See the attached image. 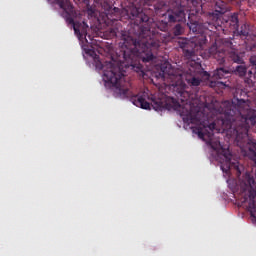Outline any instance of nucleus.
Returning <instances> with one entry per match:
<instances>
[{
	"label": "nucleus",
	"instance_id": "obj_1",
	"mask_svg": "<svg viewBox=\"0 0 256 256\" xmlns=\"http://www.w3.org/2000/svg\"><path fill=\"white\" fill-rule=\"evenodd\" d=\"M96 71H103L104 81L111 83L114 87V93L122 99H130L131 103L140 109H151V106L155 111H164V109H173L179 111L181 104L175 98H156L155 96H149V92H140L138 94L133 93V87L129 78H127V69L132 67L136 73L143 77V79L149 78V75L158 81L159 85H165V87H173V91H177L180 97L185 95V84H183L184 71L175 68L172 65L150 66L154 69V72L149 70L145 71L143 65H96Z\"/></svg>",
	"mask_w": 256,
	"mask_h": 256
},
{
	"label": "nucleus",
	"instance_id": "obj_2",
	"mask_svg": "<svg viewBox=\"0 0 256 256\" xmlns=\"http://www.w3.org/2000/svg\"><path fill=\"white\" fill-rule=\"evenodd\" d=\"M138 17L144 25L138 27L137 37L122 36L123 45L126 49H134L140 55L142 63H155L157 57L153 55V50L159 49L161 42L157 40V32L153 29L167 31L169 24L165 21L153 22V19L144 13L139 14Z\"/></svg>",
	"mask_w": 256,
	"mask_h": 256
},
{
	"label": "nucleus",
	"instance_id": "obj_3",
	"mask_svg": "<svg viewBox=\"0 0 256 256\" xmlns=\"http://www.w3.org/2000/svg\"><path fill=\"white\" fill-rule=\"evenodd\" d=\"M209 54L219 61V65H223L225 63V53H228L229 58L233 63H237L238 65H243V57L238 55L235 50V46H233V42L229 39H217L215 43L209 48Z\"/></svg>",
	"mask_w": 256,
	"mask_h": 256
},
{
	"label": "nucleus",
	"instance_id": "obj_4",
	"mask_svg": "<svg viewBox=\"0 0 256 256\" xmlns=\"http://www.w3.org/2000/svg\"><path fill=\"white\" fill-rule=\"evenodd\" d=\"M56 5H59L60 9H63L66 14V23L72 25L74 32L78 37H86L87 30L89 29V25L85 21L83 22H75L73 17H75V10L73 9V4L69 0H54Z\"/></svg>",
	"mask_w": 256,
	"mask_h": 256
},
{
	"label": "nucleus",
	"instance_id": "obj_5",
	"mask_svg": "<svg viewBox=\"0 0 256 256\" xmlns=\"http://www.w3.org/2000/svg\"><path fill=\"white\" fill-rule=\"evenodd\" d=\"M181 49H183L186 57H193L198 51L205 49L207 44V37L199 35L198 37H193L190 40L184 39L179 42Z\"/></svg>",
	"mask_w": 256,
	"mask_h": 256
},
{
	"label": "nucleus",
	"instance_id": "obj_6",
	"mask_svg": "<svg viewBox=\"0 0 256 256\" xmlns=\"http://www.w3.org/2000/svg\"><path fill=\"white\" fill-rule=\"evenodd\" d=\"M236 73L239 75V77H245V83L249 87H253V79H256V72H253L252 70H249L247 72V67L243 65H239L236 68Z\"/></svg>",
	"mask_w": 256,
	"mask_h": 256
},
{
	"label": "nucleus",
	"instance_id": "obj_7",
	"mask_svg": "<svg viewBox=\"0 0 256 256\" xmlns=\"http://www.w3.org/2000/svg\"><path fill=\"white\" fill-rule=\"evenodd\" d=\"M183 21H185V7L178 6L168 13L169 23H181Z\"/></svg>",
	"mask_w": 256,
	"mask_h": 256
},
{
	"label": "nucleus",
	"instance_id": "obj_8",
	"mask_svg": "<svg viewBox=\"0 0 256 256\" xmlns=\"http://www.w3.org/2000/svg\"><path fill=\"white\" fill-rule=\"evenodd\" d=\"M227 77H229V70H225L223 68H217L213 72V78L214 79H225Z\"/></svg>",
	"mask_w": 256,
	"mask_h": 256
},
{
	"label": "nucleus",
	"instance_id": "obj_9",
	"mask_svg": "<svg viewBox=\"0 0 256 256\" xmlns=\"http://www.w3.org/2000/svg\"><path fill=\"white\" fill-rule=\"evenodd\" d=\"M186 81L191 87H199L201 85V79L195 76L186 78Z\"/></svg>",
	"mask_w": 256,
	"mask_h": 256
},
{
	"label": "nucleus",
	"instance_id": "obj_10",
	"mask_svg": "<svg viewBox=\"0 0 256 256\" xmlns=\"http://www.w3.org/2000/svg\"><path fill=\"white\" fill-rule=\"evenodd\" d=\"M204 29H206L207 31H219L220 29H222V27L220 25H215L211 22H206L204 23Z\"/></svg>",
	"mask_w": 256,
	"mask_h": 256
},
{
	"label": "nucleus",
	"instance_id": "obj_11",
	"mask_svg": "<svg viewBox=\"0 0 256 256\" xmlns=\"http://www.w3.org/2000/svg\"><path fill=\"white\" fill-rule=\"evenodd\" d=\"M88 55H90V57H92V59L96 63V65H103V62H101V57L95 51L89 50Z\"/></svg>",
	"mask_w": 256,
	"mask_h": 256
},
{
	"label": "nucleus",
	"instance_id": "obj_12",
	"mask_svg": "<svg viewBox=\"0 0 256 256\" xmlns=\"http://www.w3.org/2000/svg\"><path fill=\"white\" fill-rule=\"evenodd\" d=\"M185 29L183 28V26H181V24H177L174 28H173V35L175 37H179V35H181L182 33H184Z\"/></svg>",
	"mask_w": 256,
	"mask_h": 256
},
{
	"label": "nucleus",
	"instance_id": "obj_13",
	"mask_svg": "<svg viewBox=\"0 0 256 256\" xmlns=\"http://www.w3.org/2000/svg\"><path fill=\"white\" fill-rule=\"evenodd\" d=\"M230 21V25H232L234 29H237V27H239V16L237 14H233L230 18Z\"/></svg>",
	"mask_w": 256,
	"mask_h": 256
},
{
	"label": "nucleus",
	"instance_id": "obj_14",
	"mask_svg": "<svg viewBox=\"0 0 256 256\" xmlns=\"http://www.w3.org/2000/svg\"><path fill=\"white\" fill-rule=\"evenodd\" d=\"M188 27L192 33H201V31H199V24L197 23L188 24Z\"/></svg>",
	"mask_w": 256,
	"mask_h": 256
},
{
	"label": "nucleus",
	"instance_id": "obj_15",
	"mask_svg": "<svg viewBox=\"0 0 256 256\" xmlns=\"http://www.w3.org/2000/svg\"><path fill=\"white\" fill-rule=\"evenodd\" d=\"M112 61H114L116 65H123V63H125V54H123L122 58L121 56H119L117 59H115V57H112Z\"/></svg>",
	"mask_w": 256,
	"mask_h": 256
},
{
	"label": "nucleus",
	"instance_id": "obj_16",
	"mask_svg": "<svg viewBox=\"0 0 256 256\" xmlns=\"http://www.w3.org/2000/svg\"><path fill=\"white\" fill-rule=\"evenodd\" d=\"M241 35H244V37H247L249 35V30H241Z\"/></svg>",
	"mask_w": 256,
	"mask_h": 256
},
{
	"label": "nucleus",
	"instance_id": "obj_17",
	"mask_svg": "<svg viewBox=\"0 0 256 256\" xmlns=\"http://www.w3.org/2000/svg\"><path fill=\"white\" fill-rule=\"evenodd\" d=\"M250 63H251V65H256V56H252L250 58Z\"/></svg>",
	"mask_w": 256,
	"mask_h": 256
},
{
	"label": "nucleus",
	"instance_id": "obj_18",
	"mask_svg": "<svg viewBox=\"0 0 256 256\" xmlns=\"http://www.w3.org/2000/svg\"><path fill=\"white\" fill-rule=\"evenodd\" d=\"M164 38L166 41H170V39H173V36H171V34H166Z\"/></svg>",
	"mask_w": 256,
	"mask_h": 256
},
{
	"label": "nucleus",
	"instance_id": "obj_19",
	"mask_svg": "<svg viewBox=\"0 0 256 256\" xmlns=\"http://www.w3.org/2000/svg\"><path fill=\"white\" fill-rule=\"evenodd\" d=\"M194 65H201V63L200 62H195Z\"/></svg>",
	"mask_w": 256,
	"mask_h": 256
},
{
	"label": "nucleus",
	"instance_id": "obj_20",
	"mask_svg": "<svg viewBox=\"0 0 256 256\" xmlns=\"http://www.w3.org/2000/svg\"><path fill=\"white\" fill-rule=\"evenodd\" d=\"M191 68H192V69H195V66H194V65H191Z\"/></svg>",
	"mask_w": 256,
	"mask_h": 256
}]
</instances>
